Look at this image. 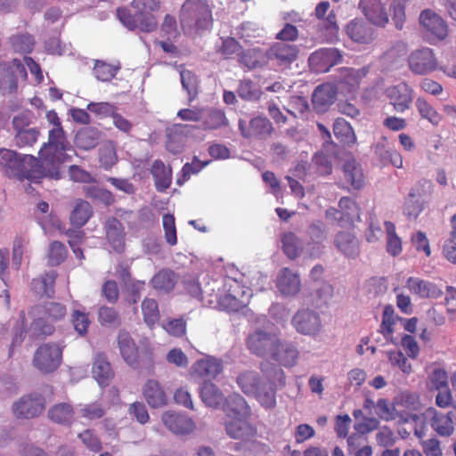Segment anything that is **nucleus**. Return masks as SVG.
Here are the masks:
<instances>
[{
	"label": "nucleus",
	"instance_id": "10",
	"mask_svg": "<svg viewBox=\"0 0 456 456\" xmlns=\"http://www.w3.org/2000/svg\"><path fill=\"white\" fill-rule=\"evenodd\" d=\"M366 184V175L362 164L352 155L344 154V191L355 195Z\"/></svg>",
	"mask_w": 456,
	"mask_h": 456
},
{
	"label": "nucleus",
	"instance_id": "27",
	"mask_svg": "<svg viewBox=\"0 0 456 456\" xmlns=\"http://www.w3.org/2000/svg\"><path fill=\"white\" fill-rule=\"evenodd\" d=\"M376 415L385 421H391L399 419L402 422H409L418 419L416 414L400 413L394 404L387 398H379L376 402Z\"/></svg>",
	"mask_w": 456,
	"mask_h": 456
},
{
	"label": "nucleus",
	"instance_id": "22",
	"mask_svg": "<svg viewBox=\"0 0 456 456\" xmlns=\"http://www.w3.org/2000/svg\"><path fill=\"white\" fill-rule=\"evenodd\" d=\"M118 346L126 364L134 369L139 366V351L134 340L127 331L120 330L118 335Z\"/></svg>",
	"mask_w": 456,
	"mask_h": 456
},
{
	"label": "nucleus",
	"instance_id": "58",
	"mask_svg": "<svg viewBox=\"0 0 456 456\" xmlns=\"http://www.w3.org/2000/svg\"><path fill=\"white\" fill-rule=\"evenodd\" d=\"M85 193L88 198L97 200L105 205H110L114 202V196L110 191L96 185L86 186Z\"/></svg>",
	"mask_w": 456,
	"mask_h": 456
},
{
	"label": "nucleus",
	"instance_id": "53",
	"mask_svg": "<svg viewBox=\"0 0 456 456\" xmlns=\"http://www.w3.org/2000/svg\"><path fill=\"white\" fill-rule=\"evenodd\" d=\"M119 69V66H113L102 61H96L94 68V75L98 80L106 82L111 80Z\"/></svg>",
	"mask_w": 456,
	"mask_h": 456
},
{
	"label": "nucleus",
	"instance_id": "13",
	"mask_svg": "<svg viewBox=\"0 0 456 456\" xmlns=\"http://www.w3.org/2000/svg\"><path fill=\"white\" fill-rule=\"evenodd\" d=\"M278 339L275 333L258 329L248 335L247 347L258 356H270L278 346Z\"/></svg>",
	"mask_w": 456,
	"mask_h": 456
},
{
	"label": "nucleus",
	"instance_id": "45",
	"mask_svg": "<svg viewBox=\"0 0 456 456\" xmlns=\"http://www.w3.org/2000/svg\"><path fill=\"white\" fill-rule=\"evenodd\" d=\"M151 282L155 289L168 292L172 290L175 285V275L171 271L161 270L152 277Z\"/></svg>",
	"mask_w": 456,
	"mask_h": 456
},
{
	"label": "nucleus",
	"instance_id": "3",
	"mask_svg": "<svg viewBox=\"0 0 456 456\" xmlns=\"http://www.w3.org/2000/svg\"><path fill=\"white\" fill-rule=\"evenodd\" d=\"M0 172L9 178L37 179L44 176L39 159L32 155H20L5 148L0 149Z\"/></svg>",
	"mask_w": 456,
	"mask_h": 456
},
{
	"label": "nucleus",
	"instance_id": "5",
	"mask_svg": "<svg viewBox=\"0 0 456 456\" xmlns=\"http://www.w3.org/2000/svg\"><path fill=\"white\" fill-rule=\"evenodd\" d=\"M179 18L186 34L208 30L213 22L212 10L207 0H185Z\"/></svg>",
	"mask_w": 456,
	"mask_h": 456
},
{
	"label": "nucleus",
	"instance_id": "38",
	"mask_svg": "<svg viewBox=\"0 0 456 456\" xmlns=\"http://www.w3.org/2000/svg\"><path fill=\"white\" fill-rule=\"evenodd\" d=\"M151 175L154 177L155 186L159 191H166L171 184L172 170L166 167L161 160H155L151 166Z\"/></svg>",
	"mask_w": 456,
	"mask_h": 456
},
{
	"label": "nucleus",
	"instance_id": "20",
	"mask_svg": "<svg viewBox=\"0 0 456 456\" xmlns=\"http://www.w3.org/2000/svg\"><path fill=\"white\" fill-rule=\"evenodd\" d=\"M360 8L364 16L372 24L385 27L388 22V14L385 9L384 0H361Z\"/></svg>",
	"mask_w": 456,
	"mask_h": 456
},
{
	"label": "nucleus",
	"instance_id": "17",
	"mask_svg": "<svg viewBox=\"0 0 456 456\" xmlns=\"http://www.w3.org/2000/svg\"><path fill=\"white\" fill-rule=\"evenodd\" d=\"M413 89L405 82L388 86L386 96L395 111L403 113L411 108L413 101Z\"/></svg>",
	"mask_w": 456,
	"mask_h": 456
},
{
	"label": "nucleus",
	"instance_id": "18",
	"mask_svg": "<svg viewBox=\"0 0 456 456\" xmlns=\"http://www.w3.org/2000/svg\"><path fill=\"white\" fill-rule=\"evenodd\" d=\"M419 22L430 40H443L447 37L448 27L446 22L432 10L422 11L419 15Z\"/></svg>",
	"mask_w": 456,
	"mask_h": 456
},
{
	"label": "nucleus",
	"instance_id": "54",
	"mask_svg": "<svg viewBox=\"0 0 456 456\" xmlns=\"http://www.w3.org/2000/svg\"><path fill=\"white\" fill-rule=\"evenodd\" d=\"M68 251L64 244L60 241L54 240L51 242L49 245L47 259L48 263L51 265H58L62 263L66 256Z\"/></svg>",
	"mask_w": 456,
	"mask_h": 456
},
{
	"label": "nucleus",
	"instance_id": "23",
	"mask_svg": "<svg viewBox=\"0 0 456 456\" xmlns=\"http://www.w3.org/2000/svg\"><path fill=\"white\" fill-rule=\"evenodd\" d=\"M223 369L222 360L207 355L191 366V372L203 379H214L223 371Z\"/></svg>",
	"mask_w": 456,
	"mask_h": 456
},
{
	"label": "nucleus",
	"instance_id": "1",
	"mask_svg": "<svg viewBox=\"0 0 456 456\" xmlns=\"http://www.w3.org/2000/svg\"><path fill=\"white\" fill-rule=\"evenodd\" d=\"M263 377L256 370H244L237 377L241 391L253 396L265 409L276 406V391L285 386V375L277 365L263 364Z\"/></svg>",
	"mask_w": 456,
	"mask_h": 456
},
{
	"label": "nucleus",
	"instance_id": "2",
	"mask_svg": "<svg viewBox=\"0 0 456 456\" xmlns=\"http://www.w3.org/2000/svg\"><path fill=\"white\" fill-rule=\"evenodd\" d=\"M71 148L63 127L49 129L48 140L39 151V163L43 168L44 176L56 180L61 178L60 167L69 159L68 151Z\"/></svg>",
	"mask_w": 456,
	"mask_h": 456
},
{
	"label": "nucleus",
	"instance_id": "12",
	"mask_svg": "<svg viewBox=\"0 0 456 456\" xmlns=\"http://www.w3.org/2000/svg\"><path fill=\"white\" fill-rule=\"evenodd\" d=\"M45 408V398L38 394H28L15 401L12 406L13 415L18 419L38 417Z\"/></svg>",
	"mask_w": 456,
	"mask_h": 456
},
{
	"label": "nucleus",
	"instance_id": "4",
	"mask_svg": "<svg viewBox=\"0 0 456 456\" xmlns=\"http://www.w3.org/2000/svg\"><path fill=\"white\" fill-rule=\"evenodd\" d=\"M131 7L134 14L126 8L117 10V16L125 27L130 30L138 28L143 32L157 28L158 21L153 13L160 8L159 0H133Z\"/></svg>",
	"mask_w": 456,
	"mask_h": 456
},
{
	"label": "nucleus",
	"instance_id": "30",
	"mask_svg": "<svg viewBox=\"0 0 456 456\" xmlns=\"http://www.w3.org/2000/svg\"><path fill=\"white\" fill-rule=\"evenodd\" d=\"M106 237L111 248L121 253L125 248V228L116 218L109 219L105 224Z\"/></svg>",
	"mask_w": 456,
	"mask_h": 456
},
{
	"label": "nucleus",
	"instance_id": "11",
	"mask_svg": "<svg viewBox=\"0 0 456 456\" xmlns=\"http://www.w3.org/2000/svg\"><path fill=\"white\" fill-rule=\"evenodd\" d=\"M423 415L429 421L433 430L439 436H450L453 434L456 427V407L448 410L447 412H442L434 407H428Z\"/></svg>",
	"mask_w": 456,
	"mask_h": 456
},
{
	"label": "nucleus",
	"instance_id": "24",
	"mask_svg": "<svg viewBox=\"0 0 456 456\" xmlns=\"http://www.w3.org/2000/svg\"><path fill=\"white\" fill-rule=\"evenodd\" d=\"M239 127L244 137H259L266 138L273 130L272 123L263 117H256L249 122L248 127L247 122L244 120L239 121Z\"/></svg>",
	"mask_w": 456,
	"mask_h": 456
},
{
	"label": "nucleus",
	"instance_id": "61",
	"mask_svg": "<svg viewBox=\"0 0 456 456\" xmlns=\"http://www.w3.org/2000/svg\"><path fill=\"white\" fill-rule=\"evenodd\" d=\"M207 164L208 162L201 163L196 158L193 159L192 163H186L181 170V175H178L176 179V183L180 186L183 185L189 180L192 174L200 172Z\"/></svg>",
	"mask_w": 456,
	"mask_h": 456
},
{
	"label": "nucleus",
	"instance_id": "48",
	"mask_svg": "<svg viewBox=\"0 0 456 456\" xmlns=\"http://www.w3.org/2000/svg\"><path fill=\"white\" fill-rule=\"evenodd\" d=\"M415 106L420 117L428 120L432 125L437 126L441 122L442 116L425 98L418 97L415 102Z\"/></svg>",
	"mask_w": 456,
	"mask_h": 456
},
{
	"label": "nucleus",
	"instance_id": "44",
	"mask_svg": "<svg viewBox=\"0 0 456 456\" xmlns=\"http://www.w3.org/2000/svg\"><path fill=\"white\" fill-rule=\"evenodd\" d=\"M347 446L350 456H372V448L367 444L365 436L360 435L349 436Z\"/></svg>",
	"mask_w": 456,
	"mask_h": 456
},
{
	"label": "nucleus",
	"instance_id": "34",
	"mask_svg": "<svg viewBox=\"0 0 456 456\" xmlns=\"http://www.w3.org/2000/svg\"><path fill=\"white\" fill-rule=\"evenodd\" d=\"M225 419L241 417H249L251 411L248 405L246 400L239 394L231 395L226 400V405L224 408Z\"/></svg>",
	"mask_w": 456,
	"mask_h": 456
},
{
	"label": "nucleus",
	"instance_id": "46",
	"mask_svg": "<svg viewBox=\"0 0 456 456\" xmlns=\"http://www.w3.org/2000/svg\"><path fill=\"white\" fill-rule=\"evenodd\" d=\"M92 212V207L87 201L78 200L70 215L71 224L77 227L85 225Z\"/></svg>",
	"mask_w": 456,
	"mask_h": 456
},
{
	"label": "nucleus",
	"instance_id": "62",
	"mask_svg": "<svg viewBox=\"0 0 456 456\" xmlns=\"http://www.w3.org/2000/svg\"><path fill=\"white\" fill-rule=\"evenodd\" d=\"M10 41L12 48L21 53H29L34 45L33 37L28 34L12 36Z\"/></svg>",
	"mask_w": 456,
	"mask_h": 456
},
{
	"label": "nucleus",
	"instance_id": "32",
	"mask_svg": "<svg viewBox=\"0 0 456 456\" xmlns=\"http://www.w3.org/2000/svg\"><path fill=\"white\" fill-rule=\"evenodd\" d=\"M270 357L286 367H291L297 362L298 351L293 345L281 343L278 339V346L273 350Z\"/></svg>",
	"mask_w": 456,
	"mask_h": 456
},
{
	"label": "nucleus",
	"instance_id": "15",
	"mask_svg": "<svg viewBox=\"0 0 456 456\" xmlns=\"http://www.w3.org/2000/svg\"><path fill=\"white\" fill-rule=\"evenodd\" d=\"M161 421L171 433L176 436H188L197 429V425L191 418L175 411L163 412Z\"/></svg>",
	"mask_w": 456,
	"mask_h": 456
},
{
	"label": "nucleus",
	"instance_id": "50",
	"mask_svg": "<svg viewBox=\"0 0 456 456\" xmlns=\"http://www.w3.org/2000/svg\"><path fill=\"white\" fill-rule=\"evenodd\" d=\"M360 221L359 207L354 200L344 197V229L354 227Z\"/></svg>",
	"mask_w": 456,
	"mask_h": 456
},
{
	"label": "nucleus",
	"instance_id": "47",
	"mask_svg": "<svg viewBox=\"0 0 456 456\" xmlns=\"http://www.w3.org/2000/svg\"><path fill=\"white\" fill-rule=\"evenodd\" d=\"M56 276L55 272L52 271L45 273L42 279L33 280L31 282L32 289L38 295L51 297L53 294Z\"/></svg>",
	"mask_w": 456,
	"mask_h": 456
},
{
	"label": "nucleus",
	"instance_id": "25",
	"mask_svg": "<svg viewBox=\"0 0 456 456\" xmlns=\"http://www.w3.org/2000/svg\"><path fill=\"white\" fill-rule=\"evenodd\" d=\"M337 89L332 84H322L318 86L313 93L312 102L314 109L318 113L325 112L335 102Z\"/></svg>",
	"mask_w": 456,
	"mask_h": 456
},
{
	"label": "nucleus",
	"instance_id": "16",
	"mask_svg": "<svg viewBox=\"0 0 456 456\" xmlns=\"http://www.w3.org/2000/svg\"><path fill=\"white\" fill-rule=\"evenodd\" d=\"M408 65L414 74L425 75L437 68V61L432 49L423 47L409 55Z\"/></svg>",
	"mask_w": 456,
	"mask_h": 456
},
{
	"label": "nucleus",
	"instance_id": "9",
	"mask_svg": "<svg viewBox=\"0 0 456 456\" xmlns=\"http://www.w3.org/2000/svg\"><path fill=\"white\" fill-rule=\"evenodd\" d=\"M27 78V71L20 61L0 62V91L3 94H12L17 91L18 82Z\"/></svg>",
	"mask_w": 456,
	"mask_h": 456
},
{
	"label": "nucleus",
	"instance_id": "26",
	"mask_svg": "<svg viewBox=\"0 0 456 456\" xmlns=\"http://www.w3.org/2000/svg\"><path fill=\"white\" fill-rule=\"evenodd\" d=\"M279 291L284 296H295L301 288L299 275L289 268H282L276 279Z\"/></svg>",
	"mask_w": 456,
	"mask_h": 456
},
{
	"label": "nucleus",
	"instance_id": "8",
	"mask_svg": "<svg viewBox=\"0 0 456 456\" xmlns=\"http://www.w3.org/2000/svg\"><path fill=\"white\" fill-rule=\"evenodd\" d=\"M62 348L55 343L41 345L33 356V365L42 373H51L56 370L61 363Z\"/></svg>",
	"mask_w": 456,
	"mask_h": 456
},
{
	"label": "nucleus",
	"instance_id": "42",
	"mask_svg": "<svg viewBox=\"0 0 456 456\" xmlns=\"http://www.w3.org/2000/svg\"><path fill=\"white\" fill-rule=\"evenodd\" d=\"M423 210V200L415 189L404 199L403 211L409 219H416Z\"/></svg>",
	"mask_w": 456,
	"mask_h": 456
},
{
	"label": "nucleus",
	"instance_id": "36",
	"mask_svg": "<svg viewBox=\"0 0 456 456\" xmlns=\"http://www.w3.org/2000/svg\"><path fill=\"white\" fill-rule=\"evenodd\" d=\"M47 415L56 424L70 425L74 419L75 411L69 403H59L49 408Z\"/></svg>",
	"mask_w": 456,
	"mask_h": 456
},
{
	"label": "nucleus",
	"instance_id": "39",
	"mask_svg": "<svg viewBox=\"0 0 456 456\" xmlns=\"http://www.w3.org/2000/svg\"><path fill=\"white\" fill-rule=\"evenodd\" d=\"M346 33L353 41L362 44H368L374 38L373 29L360 20L351 22L346 28Z\"/></svg>",
	"mask_w": 456,
	"mask_h": 456
},
{
	"label": "nucleus",
	"instance_id": "52",
	"mask_svg": "<svg viewBox=\"0 0 456 456\" xmlns=\"http://www.w3.org/2000/svg\"><path fill=\"white\" fill-rule=\"evenodd\" d=\"M384 225L387 237V252L393 256H397L402 252V242L400 238L395 233V224L389 221H387L385 222Z\"/></svg>",
	"mask_w": 456,
	"mask_h": 456
},
{
	"label": "nucleus",
	"instance_id": "37",
	"mask_svg": "<svg viewBox=\"0 0 456 456\" xmlns=\"http://www.w3.org/2000/svg\"><path fill=\"white\" fill-rule=\"evenodd\" d=\"M330 3L327 1L321 2L314 10L315 17L322 20V25L330 32V35H337L339 27L337 23L336 15L333 11H330Z\"/></svg>",
	"mask_w": 456,
	"mask_h": 456
},
{
	"label": "nucleus",
	"instance_id": "41",
	"mask_svg": "<svg viewBox=\"0 0 456 456\" xmlns=\"http://www.w3.org/2000/svg\"><path fill=\"white\" fill-rule=\"evenodd\" d=\"M101 133L94 127H85L79 130L74 142L77 147L88 151L94 149L99 143Z\"/></svg>",
	"mask_w": 456,
	"mask_h": 456
},
{
	"label": "nucleus",
	"instance_id": "40",
	"mask_svg": "<svg viewBox=\"0 0 456 456\" xmlns=\"http://www.w3.org/2000/svg\"><path fill=\"white\" fill-rule=\"evenodd\" d=\"M366 74L365 68L359 69L344 68V94L346 92L354 98L357 94L361 80Z\"/></svg>",
	"mask_w": 456,
	"mask_h": 456
},
{
	"label": "nucleus",
	"instance_id": "35",
	"mask_svg": "<svg viewBox=\"0 0 456 456\" xmlns=\"http://www.w3.org/2000/svg\"><path fill=\"white\" fill-rule=\"evenodd\" d=\"M200 398L203 403L210 408L216 409L224 404L225 398L222 391L211 382H206L200 388Z\"/></svg>",
	"mask_w": 456,
	"mask_h": 456
},
{
	"label": "nucleus",
	"instance_id": "29",
	"mask_svg": "<svg viewBox=\"0 0 456 456\" xmlns=\"http://www.w3.org/2000/svg\"><path fill=\"white\" fill-rule=\"evenodd\" d=\"M406 287L411 293L421 298H438L443 295L442 290L436 284L418 277L408 278Z\"/></svg>",
	"mask_w": 456,
	"mask_h": 456
},
{
	"label": "nucleus",
	"instance_id": "31",
	"mask_svg": "<svg viewBox=\"0 0 456 456\" xmlns=\"http://www.w3.org/2000/svg\"><path fill=\"white\" fill-rule=\"evenodd\" d=\"M94 379L101 387H106L114 377L110 363L103 354H97L94 357L92 368Z\"/></svg>",
	"mask_w": 456,
	"mask_h": 456
},
{
	"label": "nucleus",
	"instance_id": "59",
	"mask_svg": "<svg viewBox=\"0 0 456 456\" xmlns=\"http://www.w3.org/2000/svg\"><path fill=\"white\" fill-rule=\"evenodd\" d=\"M162 225L167 243L175 246L177 243L175 216L171 214H165L162 217Z\"/></svg>",
	"mask_w": 456,
	"mask_h": 456
},
{
	"label": "nucleus",
	"instance_id": "19",
	"mask_svg": "<svg viewBox=\"0 0 456 456\" xmlns=\"http://www.w3.org/2000/svg\"><path fill=\"white\" fill-rule=\"evenodd\" d=\"M249 417H236L224 419L226 434L233 439L249 440L256 436V428L248 422Z\"/></svg>",
	"mask_w": 456,
	"mask_h": 456
},
{
	"label": "nucleus",
	"instance_id": "55",
	"mask_svg": "<svg viewBox=\"0 0 456 456\" xmlns=\"http://www.w3.org/2000/svg\"><path fill=\"white\" fill-rule=\"evenodd\" d=\"M239 96L247 101H256L261 95L259 86L250 80H243L237 89Z\"/></svg>",
	"mask_w": 456,
	"mask_h": 456
},
{
	"label": "nucleus",
	"instance_id": "6",
	"mask_svg": "<svg viewBox=\"0 0 456 456\" xmlns=\"http://www.w3.org/2000/svg\"><path fill=\"white\" fill-rule=\"evenodd\" d=\"M209 296V305L216 303L223 310L237 312L248 304L251 293L249 289L241 288L236 280L226 278L224 281V293L216 294L215 299L212 298V295Z\"/></svg>",
	"mask_w": 456,
	"mask_h": 456
},
{
	"label": "nucleus",
	"instance_id": "14",
	"mask_svg": "<svg viewBox=\"0 0 456 456\" xmlns=\"http://www.w3.org/2000/svg\"><path fill=\"white\" fill-rule=\"evenodd\" d=\"M291 324L295 330L305 336L315 337L322 330L320 315L310 309H300L293 316Z\"/></svg>",
	"mask_w": 456,
	"mask_h": 456
},
{
	"label": "nucleus",
	"instance_id": "21",
	"mask_svg": "<svg viewBox=\"0 0 456 456\" xmlns=\"http://www.w3.org/2000/svg\"><path fill=\"white\" fill-rule=\"evenodd\" d=\"M299 49L297 45L277 42L267 51V57L279 65L288 66L297 59Z\"/></svg>",
	"mask_w": 456,
	"mask_h": 456
},
{
	"label": "nucleus",
	"instance_id": "63",
	"mask_svg": "<svg viewBox=\"0 0 456 456\" xmlns=\"http://www.w3.org/2000/svg\"><path fill=\"white\" fill-rule=\"evenodd\" d=\"M435 398L436 405L441 409H452L456 407V402L453 399L452 391L449 387L437 389Z\"/></svg>",
	"mask_w": 456,
	"mask_h": 456
},
{
	"label": "nucleus",
	"instance_id": "28",
	"mask_svg": "<svg viewBox=\"0 0 456 456\" xmlns=\"http://www.w3.org/2000/svg\"><path fill=\"white\" fill-rule=\"evenodd\" d=\"M142 395L151 408H161L167 404V395L160 383L155 379L146 381L142 387Z\"/></svg>",
	"mask_w": 456,
	"mask_h": 456
},
{
	"label": "nucleus",
	"instance_id": "33",
	"mask_svg": "<svg viewBox=\"0 0 456 456\" xmlns=\"http://www.w3.org/2000/svg\"><path fill=\"white\" fill-rule=\"evenodd\" d=\"M308 61L315 72H328L335 64V53L330 49L316 51L310 55Z\"/></svg>",
	"mask_w": 456,
	"mask_h": 456
},
{
	"label": "nucleus",
	"instance_id": "60",
	"mask_svg": "<svg viewBox=\"0 0 456 456\" xmlns=\"http://www.w3.org/2000/svg\"><path fill=\"white\" fill-rule=\"evenodd\" d=\"M39 136V131L35 127H29L19 131L15 134V142L19 147L32 146Z\"/></svg>",
	"mask_w": 456,
	"mask_h": 456
},
{
	"label": "nucleus",
	"instance_id": "7",
	"mask_svg": "<svg viewBox=\"0 0 456 456\" xmlns=\"http://www.w3.org/2000/svg\"><path fill=\"white\" fill-rule=\"evenodd\" d=\"M37 317L31 323V330L36 334L51 335L54 331L53 323L63 319L66 315V307L60 303L48 302L37 308Z\"/></svg>",
	"mask_w": 456,
	"mask_h": 456
},
{
	"label": "nucleus",
	"instance_id": "43",
	"mask_svg": "<svg viewBox=\"0 0 456 456\" xmlns=\"http://www.w3.org/2000/svg\"><path fill=\"white\" fill-rule=\"evenodd\" d=\"M282 249L290 259L297 258L303 252V241L291 232H286L281 238Z\"/></svg>",
	"mask_w": 456,
	"mask_h": 456
},
{
	"label": "nucleus",
	"instance_id": "57",
	"mask_svg": "<svg viewBox=\"0 0 456 456\" xmlns=\"http://www.w3.org/2000/svg\"><path fill=\"white\" fill-rule=\"evenodd\" d=\"M142 311L145 322L151 326L159 319L158 304L154 299L145 298L142 304Z\"/></svg>",
	"mask_w": 456,
	"mask_h": 456
},
{
	"label": "nucleus",
	"instance_id": "49",
	"mask_svg": "<svg viewBox=\"0 0 456 456\" xmlns=\"http://www.w3.org/2000/svg\"><path fill=\"white\" fill-rule=\"evenodd\" d=\"M427 386L430 391L449 387L447 371L439 366H435L428 376Z\"/></svg>",
	"mask_w": 456,
	"mask_h": 456
},
{
	"label": "nucleus",
	"instance_id": "51",
	"mask_svg": "<svg viewBox=\"0 0 456 456\" xmlns=\"http://www.w3.org/2000/svg\"><path fill=\"white\" fill-rule=\"evenodd\" d=\"M181 83L183 90L188 94L189 101H193L198 94V77L188 69H183L180 72Z\"/></svg>",
	"mask_w": 456,
	"mask_h": 456
},
{
	"label": "nucleus",
	"instance_id": "64",
	"mask_svg": "<svg viewBox=\"0 0 456 456\" xmlns=\"http://www.w3.org/2000/svg\"><path fill=\"white\" fill-rule=\"evenodd\" d=\"M27 244L28 241L20 236L16 237L13 240L12 263V266L17 270L21 265Z\"/></svg>",
	"mask_w": 456,
	"mask_h": 456
},
{
	"label": "nucleus",
	"instance_id": "56",
	"mask_svg": "<svg viewBox=\"0 0 456 456\" xmlns=\"http://www.w3.org/2000/svg\"><path fill=\"white\" fill-rule=\"evenodd\" d=\"M202 127L204 129H216L225 124L224 113L218 110H210L204 112Z\"/></svg>",
	"mask_w": 456,
	"mask_h": 456
}]
</instances>
